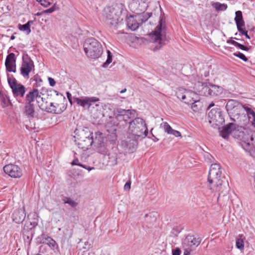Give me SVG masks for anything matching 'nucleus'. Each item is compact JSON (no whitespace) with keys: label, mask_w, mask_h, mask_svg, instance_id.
Returning <instances> with one entry per match:
<instances>
[{"label":"nucleus","mask_w":255,"mask_h":255,"mask_svg":"<svg viewBox=\"0 0 255 255\" xmlns=\"http://www.w3.org/2000/svg\"><path fill=\"white\" fill-rule=\"evenodd\" d=\"M108 138L110 140V142L113 143H115L117 139L116 137H109Z\"/></svg>","instance_id":"0e129e2a"},{"label":"nucleus","mask_w":255,"mask_h":255,"mask_svg":"<svg viewBox=\"0 0 255 255\" xmlns=\"http://www.w3.org/2000/svg\"><path fill=\"white\" fill-rule=\"evenodd\" d=\"M75 132L77 137L75 141L78 147L84 151L89 149L94 142L93 133L87 128L81 130L76 129Z\"/></svg>","instance_id":"39448f33"},{"label":"nucleus","mask_w":255,"mask_h":255,"mask_svg":"<svg viewBox=\"0 0 255 255\" xmlns=\"http://www.w3.org/2000/svg\"><path fill=\"white\" fill-rule=\"evenodd\" d=\"M107 141V138L103 137L102 133H100L94 139L93 144H94L97 152L101 154H106L108 151Z\"/></svg>","instance_id":"ddd939ff"},{"label":"nucleus","mask_w":255,"mask_h":255,"mask_svg":"<svg viewBox=\"0 0 255 255\" xmlns=\"http://www.w3.org/2000/svg\"><path fill=\"white\" fill-rule=\"evenodd\" d=\"M240 128H244L242 126L236 128L235 125L232 123H229L223 127L222 129L220 131V135L224 139L228 138L229 135L233 132L234 137L238 138L235 136V132L239 129ZM238 139H239L238 138Z\"/></svg>","instance_id":"f3484780"},{"label":"nucleus","mask_w":255,"mask_h":255,"mask_svg":"<svg viewBox=\"0 0 255 255\" xmlns=\"http://www.w3.org/2000/svg\"><path fill=\"white\" fill-rule=\"evenodd\" d=\"M140 15H129L127 18V25L128 29L132 31L137 29L140 24Z\"/></svg>","instance_id":"412c9836"},{"label":"nucleus","mask_w":255,"mask_h":255,"mask_svg":"<svg viewBox=\"0 0 255 255\" xmlns=\"http://www.w3.org/2000/svg\"><path fill=\"white\" fill-rule=\"evenodd\" d=\"M233 55L245 62H247L248 61V58L242 53L239 52L238 53H234Z\"/></svg>","instance_id":"49530a36"},{"label":"nucleus","mask_w":255,"mask_h":255,"mask_svg":"<svg viewBox=\"0 0 255 255\" xmlns=\"http://www.w3.org/2000/svg\"><path fill=\"white\" fill-rule=\"evenodd\" d=\"M138 139L128 134L127 137L121 141L120 144L121 150L124 154L134 152L137 147Z\"/></svg>","instance_id":"9b49d317"},{"label":"nucleus","mask_w":255,"mask_h":255,"mask_svg":"<svg viewBox=\"0 0 255 255\" xmlns=\"http://www.w3.org/2000/svg\"><path fill=\"white\" fill-rule=\"evenodd\" d=\"M147 134V126L143 119L136 117L129 123L128 134L139 139L144 138Z\"/></svg>","instance_id":"7ed1b4c3"},{"label":"nucleus","mask_w":255,"mask_h":255,"mask_svg":"<svg viewBox=\"0 0 255 255\" xmlns=\"http://www.w3.org/2000/svg\"><path fill=\"white\" fill-rule=\"evenodd\" d=\"M11 89L14 97H20L22 98L26 92L25 87L21 84H19Z\"/></svg>","instance_id":"393cba45"},{"label":"nucleus","mask_w":255,"mask_h":255,"mask_svg":"<svg viewBox=\"0 0 255 255\" xmlns=\"http://www.w3.org/2000/svg\"><path fill=\"white\" fill-rule=\"evenodd\" d=\"M170 134L174 135L176 137H181V133L177 130L173 129V130L171 132Z\"/></svg>","instance_id":"4d7b16f0"},{"label":"nucleus","mask_w":255,"mask_h":255,"mask_svg":"<svg viewBox=\"0 0 255 255\" xmlns=\"http://www.w3.org/2000/svg\"><path fill=\"white\" fill-rule=\"evenodd\" d=\"M121 11L114 8H110L106 12V21L110 26L117 28L123 21V18L121 17Z\"/></svg>","instance_id":"1a4fd4ad"},{"label":"nucleus","mask_w":255,"mask_h":255,"mask_svg":"<svg viewBox=\"0 0 255 255\" xmlns=\"http://www.w3.org/2000/svg\"><path fill=\"white\" fill-rule=\"evenodd\" d=\"M7 82L10 88H12L14 86H16L17 85L19 84L18 83H17L16 80L13 77V76H11V77H10L9 76V75L7 74Z\"/></svg>","instance_id":"e433bc0d"},{"label":"nucleus","mask_w":255,"mask_h":255,"mask_svg":"<svg viewBox=\"0 0 255 255\" xmlns=\"http://www.w3.org/2000/svg\"><path fill=\"white\" fill-rule=\"evenodd\" d=\"M99 101V99L93 97H82L81 98L77 97L73 98V102L76 103L78 106H81L83 108L86 107H90L93 104Z\"/></svg>","instance_id":"dca6fc26"},{"label":"nucleus","mask_w":255,"mask_h":255,"mask_svg":"<svg viewBox=\"0 0 255 255\" xmlns=\"http://www.w3.org/2000/svg\"><path fill=\"white\" fill-rule=\"evenodd\" d=\"M236 47L241 50H245V51H248L249 50V48L247 46H245L243 44H241L239 43H238Z\"/></svg>","instance_id":"5fc2aeb1"},{"label":"nucleus","mask_w":255,"mask_h":255,"mask_svg":"<svg viewBox=\"0 0 255 255\" xmlns=\"http://www.w3.org/2000/svg\"><path fill=\"white\" fill-rule=\"evenodd\" d=\"M16 58L13 53L8 54L5 59V66L8 72H16Z\"/></svg>","instance_id":"a211bd4d"},{"label":"nucleus","mask_w":255,"mask_h":255,"mask_svg":"<svg viewBox=\"0 0 255 255\" xmlns=\"http://www.w3.org/2000/svg\"><path fill=\"white\" fill-rule=\"evenodd\" d=\"M187 94H188V92L185 91L184 89H179L178 91L176 92V96L177 97L182 100V101H184L187 96Z\"/></svg>","instance_id":"72a5a7b5"},{"label":"nucleus","mask_w":255,"mask_h":255,"mask_svg":"<svg viewBox=\"0 0 255 255\" xmlns=\"http://www.w3.org/2000/svg\"><path fill=\"white\" fill-rule=\"evenodd\" d=\"M34 63L22 62L20 69V74L24 78L28 79L29 73L34 69Z\"/></svg>","instance_id":"b1692460"},{"label":"nucleus","mask_w":255,"mask_h":255,"mask_svg":"<svg viewBox=\"0 0 255 255\" xmlns=\"http://www.w3.org/2000/svg\"><path fill=\"white\" fill-rule=\"evenodd\" d=\"M144 220L148 228H151L156 221V216L154 213H149L145 215Z\"/></svg>","instance_id":"cd10ccee"},{"label":"nucleus","mask_w":255,"mask_h":255,"mask_svg":"<svg viewBox=\"0 0 255 255\" xmlns=\"http://www.w3.org/2000/svg\"><path fill=\"white\" fill-rule=\"evenodd\" d=\"M41 93H40L38 89L33 88L31 91H29L26 95L25 98V103L28 104H33L35 100L39 103L38 100L41 99Z\"/></svg>","instance_id":"6ab92c4d"},{"label":"nucleus","mask_w":255,"mask_h":255,"mask_svg":"<svg viewBox=\"0 0 255 255\" xmlns=\"http://www.w3.org/2000/svg\"><path fill=\"white\" fill-rule=\"evenodd\" d=\"M201 242L200 238L188 235L183 240L182 244L184 247L196 248L200 245Z\"/></svg>","instance_id":"aec40b11"},{"label":"nucleus","mask_w":255,"mask_h":255,"mask_svg":"<svg viewBox=\"0 0 255 255\" xmlns=\"http://www.w3.org/2000/svg\"><path fill=\"white\" fill-rule=\"evenodd\" d=\"M66 95H67V97L68 99V101H70V99L72 98L71 94L69 92H67Z\"/></svg>","instance_id":"69168bd1"},{"label":"nucleus","mask_w":255,"mask_h":255,"mask_svg":"<svg viewBox=\"0 0 255 255\" xmlns=\"http://www.w3.org/2000/svg\"><path fill=\"white\" fill-rule=\"evenodd\" d=\"M114 119L108 123L107 125L114 126L119 129L125 128L129 123L137 117L135 110H125L122 108H116L113 111Z\"/></svg>","instance_id":"f03ea898"},{"label":"nucleus","mask_w":255,"mask_h":255,"mask_svg":"<svg viewBox=\"0 0 255 255\" xmlns=\"http://www.w3.org/2000/svg\"><path fill=\"white\" fill-rule=\"evenodd\" d=\"M57 9H58V7L56 5V3H54L52 7H51L49 8H48L46 10H43V12L44 13H52L55 10H56Z\"/></svg>","instance_id":"de8ad7c7"},{"label":"nucleus","mask_w":255,"mask_h":255,"mask_svg":"<svg viewBox=\"0 0 255 255\" xmlns=\"http://www.w3.org/2000/svg\"><path fill=\"white\" fill-rule=\"evenodd\" d=\"M84 50L88 57L94 59L99 58L103 52L101 44L94 38H88L85 40Z\"/></svg>","instance_id":"0eeeda50"},{"label":"nucleus","mask_w":255,"mask_h":255,"mask_svg":"<svg viewBox=\"0 0 255 255\" xmlns=\"http://www.w3.org/2000/svg\"><path fill=\"white\" fill-rule=\"evenodd\" d=\"M50 237L48 236L45 234H42L40 236H39L37 241L39 244H45L47 243V241L48 240V238H49Z\"/></svg>","instance_id":"ea45409f"},{"label":"nucleus","mask_w":255,"mask_h":255,"mask_svg":"<svg viewBox=\"0 0 255 255\" xmlns=\"http://www.w3.org/2000/svg\"><path fill=\"white\" fill-rule=\"evenodd\" d=\"M209 84L198 82L195 84L194 89L200 95L210 96Z\"/></svg>","instance_id":"4be33fe9"},{"label":"nucleus","mask_w":255,"mask_h":255,"mask_svg":"<svg viewBox=\"0 0 255 255\" xmlns=\"http://www.w3.org/2000/svg\"><path fill=\"white\" fill-rule=\"evenodd\" d=\"M212 5L218 11H224L227 8L226 4L221 3L219 2H214Z\"/></svg>","instance_id":"f704fd0d"},{"label":"nucleus","mask_w":255,"mask_h":255,"mask_svg":"<svg viewBox=\"0 0 255 255\" xmlns=\"http://www.w3.org/2000/svg\"><path fill=\"white\" fill-rule=\"evenodd\" d=\"M36 1L39 2L42 5L47 7L52 3L53 0H36Z\"/></svg>","instance_id":"a18cd8bd"},{"label":"nucleus","mask_w":255,"mask_h":255,"mask_svg":"<svg viewBox=\"0 0 255 255\" xmlns=\"http://www.w3.org/2000/svg\"><path fill=\"white\" fill-rule=\"evenodd\" d=\"M151 12H142V13H141L140 14V21H141L140 24L147 21L148 19L151 16Z\"/></svg>","instance_id":"4c0bfd02"},{"label":"nucleus","mask_w":255,"mask_h":255,"mask_svg":"<svg viewBox=\"0 0 255 255\" xmlns=\"http://www.w3.org/2000/svg\"><path fill=\"white\" fill-rule=\"evenodd\" d=\"M48 81L49 83V85L53 87L55 85L56 82L53 78H51V77H48Z\"/></svg>","instance_id":"13d9d810"},{"label":"nucleus","mask_w":255,"mask_h":255,"mask_svg":"<svg viewBox=\"0 0 255 255\" xmlns=\"http://www.w3.org/2000/svg\"><path fill=\"white\" fill-rule=\"evenodd\" d=\"M147 6L145 0H131L129 4L131 11L136 15H140L141 13L144 12Z\"/></svg>","instance_id":"4468645a"},{"label":"nucleus","mask_w":255,"mask_h":255,"mask_svg":"<svg viewBox=\"0 0 255 255\" xmlns=\"http://www.w3.org/2000/svg\"><path fill=\"white\" fill-rule=\"evenodd\" d=\"M221 175L220 165L218 163L211 164L208 173L207 186L212 192H222L224 189L229 188L228 181H223Z\"/></svg>","instance_id":"f257e3e1"},{"label":"nucleus","mask_w":255,"mask_h":255,"mask_svg":"<svg viewBox=\"0 0 255 255\" xmlns=\"http://www.w3.org/2000/svg\"><path fill=\"white\" fill-rule=\"evenodd\" d=\"M0 105L3 108L7 107L9 105H12L9 97L5 94L0 95Z\"/></svg>","instance_id":"7c9ffc66"},{"label":"nucleus","mask_w":255,"mask_h":255,"mask_svg":"<svg viewBox=\"0 0 255 255\" xmlns=\"http://www.w3.org/2000/svg\"><path fill=\"white\" fill-rule=\"evenodd\" d=\"M240 33H241L242 35H244L246 36V37L248 39H251L250 36L248 34V31L244 30L243 27L239 28L237 29Z\"/></svg>","instance_id":"864d4df0"},{"label":"nucleus","mask_w":255,"mask_h":255,"mask_svg":"<svg viewBox=\"0 0 255 255\" xmlns=\"http://www.w3.org/2000/svg\"><path fill=\"white\" fill-rule=\"evenodd\" d=\"M55 92L59 98L58 102L50 103L49 107H45L43 104L38 106L42 110H45L48 113L60 114L66 109V100L65 97L62 94H59L56 91Z\"/></svg>","instance_id":"6e6552de"},{"label":"nucleus","mask_w":255,"mask_h":255,"mask_svg":"<svg viewBox=\"0 0 255 255\" xmlns=\"http://www.w3.org/2000/svg\"><path fill=\"white\" fill-rule=\"evenodd\" d=\"M32 236L33 234L32 232L26 234V235H24V234H23V237L24 239V242L25 243H27L28 246H29L30 244Z\"/></svg>","instance_id":"37998d69"},{"label":"nucleus","mask_w":255,"mask_h":255,"mask_svg":"<svg viewBox=\"0 0 255 255\" xmlns=\"http://www.w3.org/2000/svg\"><path fill=\"white\" fill-rule=\"evenodd\" d=\"M37 225L36 222L26 221L23 227L22 234L26 235V234L29 233Z\"/></svg>","instance_id":"c756f323"},{"label":"nucleus","mask_w":255,"mask_h":255,"mask_svg":"<svg viewBox=\"0 0 255 255\" xmlns=\"http://www.w3.org/2000/svg\"><path fill=\"white\" fill-rule=\"evenodd\" d=\"M71 164L72 165H82V164L79 162L78 158H75L74 160H73L71 162Z\"/></svg>","instance_id":"052dcab7"},{"label":"nucleus","mask_w":255,"mask_h":255,"mask_svg":"<svg viewBox=\"0 0 255 255\" xmlns=\"http://www.w3.org/2000/svg\"><path fill=\"white\" fill-rule=\"evenodd\" d=\"M164 129L165 131L168 134H170L173 130V129L172 128L171 126L167 123H165L164 124Z\"/></svg>","instance_id":"8fccbe9b"},{"label":"nucleus","mask_w":255,"mask_h":255,"mask_svg":"<svg viewBox=\"0 0 255 255\" xmlns=\"http://www.w3.org/2000/svg\"><path fill=\"white\" fill-rule=\"evenodd\" d=\"M3 169L4 172L12 178H19L22 175V170L18 165L9 164L5 165Z\"/></svg>","instance_id":"2eb2a0df"},{"label":"nucleus","mask_w":255,"mask_h":255,"mask_svg":"<svg viewBox=\"0 0 255 255\" xmlns=\"http://www.w3.org/2000/svg\"><path fill=\"white\" fill-rule=\"evenodd\" d=\"M202 107V104L199 100L195 101L192 104L191 108L192 110L197 112L200 111Z\"/></svg>","instance_id":"58836bf2"},{"label":"nucleus","mask_w":255,"mask_h":255,"mask_svg":"<svg viewBox=\"0 0 255 255\" xmlns=\"http://www.w3.org/2000/svg\"><path fill=\"white\" fill-rule=\"evenodd\" d=\"M253 121L252 122V126L255 128V114L253 116Z\"/></svg>","instance_id":"338daca9"},{"label":"nucleus","mask_w":255,"mask_h":255,"mask_svg":"<svg viewBox=\"0 0 255 255\" xmlns=\"http://www.w3.org/2000/svg\"><path fill=\"white\" fill-rule=\"evenodd\" d=\"M113 149V152L108 153L109 161L112 162V164H116L118 162V159L120 158L118 154L115 152L117 150V148Z\"/></svg>","instance_id":"2f4dec72"},{"label":"nucleus","mask_w":255,"mask_h":255,"mask_svg":"<svg viewBox=\"0 0 255 255\" xmlns=\"http://www.w3.org/2000/svg\"><path fill=\"white\" fill-rule=\"evenodd\" d=\"M243 235H239V238L236 239V248L240 250L244 249V238H243Z\"/></svg>","instance_id":"473e14b6"},{"label":"nucleus","mask_w":255,"mask_h":255,"mask_svg":"<svg viewBox=\"0 0 255 255\" xmlns=\"http://www.w3.org/2000/svg\"><path fill=\"white\" fill-rule=\"evenodd\" d=\"M22 62L25 63H33L30 57L26 53H24L22 56Z\"/></svg>","instance_id":"09e8293b"},{"label":"nucleus","mask_w":255,"mask_h":255,"mask_svg":"<svg viewBox=\"0 0 255 255\" xmlns=\"http://www.w3.org/2000/svg\"><path fill=\"white\" fill-rule=\"evenodd\" d=\"M245 111L248 115H251L252 116L255 115V112L250 108L244 105L243 111Z\"/></svg>","instance_id":"3c124183"},{"label":"nucleus","mask_w":255,"mask_h":255,"mask_svg":"<svg viewBox=\"0 0 255 255\" xmlns=\"http://www.w3.org/2000/svg\"><path fill=\"white\" fill-rule=\"evenodd\" d=\"M172 255H180L181 254V250L179 248H176L172 250Z\"/></svg>","instance_id":"6e6d98bb"},{"label":"nucleus","mask_w":255,"mask_h":255,"mask_svg":"<svg viewBox=\"0 0 255 255\" xmlns=\"http://www.w3.org/2000/svg\"><path fill=\"white\" fill-rule=\"evenodd\" d=\"M210 96L212 97L218 96L223 92V88L217 85L209 84Z\"/></svg>","instance_id":"a878e982"},{"label":"nucleus","mask_w":255,"mask_h":255,"mask_svg":"<svg viewBox=\"0 0 255 255\" xmlns=\"http://www.w3.org/2000/svg\"><path fill=\"white\" fill-rule=\"evenodd\" d=\"M130 181H127L124 186V189L125 190H129L130 189Z\"/></svg>","instance_id":"bf43d9fd"},{"label":"nucleus","mask_w":255,"mask_h":255,"mask_svg":"<svg viewBox=\"0 0 255 255\" xmlns=\"http://www.w3.org/2000/svg\"><path fill=\"white\" fill-rule=\"evenodd\" d=\"M80 166L82 167L83 168H85V169L88 170L89 171H91V170L94 169V167H90L89 166H87V165H83L82 164V165H80Z\"/></svg>","instance_id":"e2e57ef3"},{"label":"nucleus","mask_w":255,"mask_h":255,"mask_svg":"<svg viewBox=\"0 0 255 255\" xmlns=\"http://www.w3.org/2000/svg\"><path fill=\"white\" fill-rule=\"evenodd\" d=\"M62 200L64 204H68L71 207L73 208L76 207L78 205V203L71 199L70 197L63 196Z\"/></svg>","instance_id":"c9c22d12"},{"label":"nucleus","mask_w":255,"mask_h":255,"mask_svg":"<svg viewBox=\"0 0 255 255\" xmlns=\"http://www.w3.org/2000/svg\"><path fill=\"white\" fill-rule=\"evenodd\" d=\"M244 105L239 101L231 99L229 100L226 106V109L232 121L235 119L232 117H239L243 112Z\"/></svg>","instance_id":"9d476101"},{"label":"nucleus","mask_w":255,"mask_h":255,"mask_svg":"<svg viewBox=\"0 0 255 255\" xmlns=\"http://www.w3.org/2000/svg\"><path fill=\"white\" fill-rule=\"evenodd\" d=\"M227 42L228 43L232 44L234 45V46H235L236 47L237 46V45L238 43V42H236L235 40H232V39L228 40Z\"/></svg>","instance_id":"680f3d73"},{"label":"nucleus","mask_w":255,"mask_h":255,"mask_svg":"<svg viewBox=\"0 0 255 255\" xmlns=\"http://www.w3.org/2000/svg\"><path fill=\"white\" fill-rule=\"evenodd\" d=\"M31 80L35 81L36 87L40 86V83L42 82V79L38 75L34 76Z\"/></svg>","instance_id":"603ef678"},{"label":"nucleus","mask_w":255,"mask_h":255,"mask_svg":"<svg viewBox=\"0 0 255 255\" xmlns=\"http://www.w3.org/2000/svg\"><path fill=\"white\" fill-rule=\"evenodd\" d=\"M48 240L46 244L48 245L51 249L54 250L57 245L56 242L51 237L48 238Z\"/></svg>","instance_id":"c03bdc74"},{"label":"nucleus","mask_w":255,"mask_h":255,"mask_svg":"<svg viewBox=\"0 0 255 255\" xmlns=\"http://www.w3.org/2000/svg\"><path fill=\"white\" fill-rule=\"evenodd\" d=\"M26 213L24 208L16 209L12 215V221L16 224H20L25 218Z\"/></svg>","instance_id":"5701e85b"},{"label":"nucleus","mask_w":255,"mask_h":255,"mask_svg":"<svg viewBox=\"0 0 255 255\" xmlns=\"http://www.w3.org/2000/svg\"><path fill=\"white\" fill-rule=\"evenodd\" d=\"M108 57L106 61L103 63V67L107 68L112 61V54L110 50L107 51Z\"/></svg>","instance_id":"a19ab883"},{"label":"nucleus","mask_w":255,"mask_h":255,"mask_svg":"<svg viewBox=\"0 0 255 255\" xmlns=\"http://www.w3.org/2000/svg\"><path fill=\"white\" fill-rule=\"evenodd\" d=\"M190 251L188 250V249H185L184 255H189Z\"/></svg>","instance_id":"774afa93"},{"label":"nucleus","mask_w":255,"mask_h":255,"mask_svg":"<svg viewBox=\"0 0 255 255\" xmlns=\"http://www.w3.org/2000/svg\"><path fill=\"white\" fill-rule=\"evenodd\" d=\"M236 16L235 21L237 25V29L243 27L245 26V22L243 19L242 12L240 10L237 11L235 12Z\"/></svg>","instance_id":"bb28decb"},{"label":"nucleus","mask_w":255,"mask_h":255,"mask_svg":"<svg viewBox=\"0 0 255 255\" xmlns=\"http://www.w3.org/2000/svg\"><path fill=\"white\" fill-rule=\"evenodd\" d=\"M18 29L20 31H26V32L27 34H29L31 32L30 28L29 27L28 25L26 23L23 24V25L19 24L18 25Z\"/></svg>","instance_id":"79ce46f5"},{"label":"nucleus","mask_w":255,"mask_h":255,"mask_svg":"<svg viewBox=\"0 0 255 255\" xmlns=\"http://www.w3.org/2000/svg\"><path fill=\"white\" fill-rule=\"evenodd\" d=\"M236 137L239 138L242 141V146L246 151L250 152L252 147H255V132L245 128H240L235 132Z\"/></svg>","instance_id":"20e7f679"},{"label":"nucleus","mask_w":255,"mask_h":255,"mask_svg":"<svg viewBox=\"0 0 255 255\" xmlns=\"http://www.w3.org/2000/svg\"><path fill=\"white\" fill-rule=\"evenodd\" d=\"M35 113L34 106L33 104H28L25 103L24 113L29 118H33Z\"/></svg>","instance_id":"c85d7f7f"},{"label":"nucleus","mask_w":255,"mask_h":255,"mask_svg":"<svg viewBox=\"0 0 255 255\" xmlns=\"http://www.w3.org/2000/svg\"><path fill=\"white\" fill-rule=\"evenodd\" d=\"M166 24L165 20L163 17H160L159 23L153 31L152 38L154 39V42L157 44L153 48V50H157L165 44L166 40Z\"/></svg>","instance_id":"423d86ee"},{"label":"nucleus","mask_w":255,"mask_h":255,"mask_svg":"<svg viewBox=\"0 0 255 255\" xmlns=\"http://www.w3.org/2000/svg\"><path fill=\"white\" fill-rule=\"evenodd\" d=\"M209 122L214 128H220L225 123L221 109L216 108L212 109L208 113Z\"/></svg>","instance_id":"f8f14e48"}]
</instances>
